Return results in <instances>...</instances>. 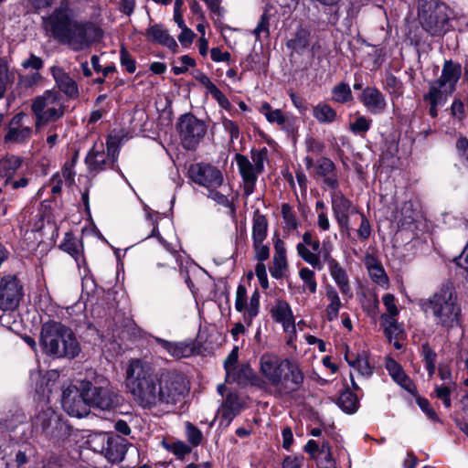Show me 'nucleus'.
I'll return each mask as SVG.
<instances>
[{
    "label": "nucleus",
    "mask_w": 468,
    "mask_h": 468,
    "mask_svg": "<svg viewBox=\"0 0 468 468\" xmlns=\"http://www.w3.org/2000/svg\"><path fill=\"white\" fill-rule=\"evenodd\" d=\"M126 387L133 401L144 410L168 409L189 391L185 376L177 371L157 375L147 362L134 359L126 370Z\"/></svg>",
    "instance_id": "1"
},
{
    "label": "nucleus",
    "mask_w": 468,
    "mask_h": 468,
    "mask_svg": "<svg viewBox=\"0 0 468 468\" xmlns=\"http://www.w3.org/2000/svg\"><path fill=\"white\" fill-rule=\"evenodd\" d=\"M47 33L58 42L68 45L74 51L88 48L100 37V30L92 25L76 20L67 7L60 5L47 18H43Z\"/></svg>",
    "instance_id": "2"
},
{
    "label": "nucleus",
    "mask_w": 468,
    "mask_h": 468,
    "mask_svg": "<svg viewBox=\"0 0 468 468\" xmlns=\"http://www.w3.org/2000/svg\"><path fill=\"white\" fill-rule=\"evenodd\" d=\"M421 310L431 313L436 325L450 331L462 324V305L454 282L447 279L428 299L420 302Z\"/></svg>",
    "instance_id": "3"
},
{
    "label": "nucleus",
    "mask_w": 468,
    "mask_h": 468,
    "mask_svg": "<svg viewBox=\"0 0 468 468\" xmlns=\"http://www.w3.org/2000/svg\"><path fill=\"white\" fill-rule=\"evenodd\" d=\"M39 344L43 354L53 358L73 359L80 352V343L73 331L56 321L42 324Z\"/></svg>",
    "instance_id": "4"
},
{
    "label": "nucleus",
    "mask_w": 468,
    "mask_h": 468,
    "mask_svg": "<svg viewBox=\"0 0 468 468\" xmlns=\"http://www.w3.org/2000/svg\"><path fill=\"white\" fill-rule=\"evenodd\" d=\"M261 371L273 386L288 392L297 391L303 381V375L295 363L274 356H261Z\"/></svg>",
    "instance_id": "5"
},
{
    "label": "nucleus",
    "mask_w": 468,
    "mask_h": 468,
    "mask_svg": "<svg viewBox=\"0 0 468 468\" xmlns=\"http://www.w3.org/2000/svg\"><path fill=\"white\" fill-rule=\"evenodd\" d=\"M418 16L422 28L432 37H441L451 28V13L439 0H419Z\"/></svg>",
    "instance_id": "6"
},
{
    "label": "nucleus",
    "mask_w": 468,
    "mask_h": 468,
    "mask_svg": "<svg viewBox=\"0 0 468 468\" xmlns=\"http://www.w3.org/2000/svg\"><path fill=\"white\" fill-rule=\"evenodd\" d=\"M33 431L37 435L57 443L64 441L71 435V426L52 408L41 410L32 420Z\"/></svg>",
    "instance_id": "7"
},
{
    "label": "nucleus",
    "mask_w": 468,
    "mask_h": 468,
    "mask_svg": "<svg viewBox=\"0 0 468 468\" xmlns=\"http://www.w3.org/2000/svg\"><path fill=\"white\" fill-rule=\"evenodd\" d=\"M80 394L86 398L90 407L101 410H112L120 404L119 395L102 376L81 380Z\"/></svg>",
    "instance_id": "8"
},
{
    "label": "nucleus",
    "mask_w": 468,
    "mask_h": 468,
    "mask_svg": "<svg viewBox=\"0 0 468 468\" xmlns=\"http://www.w3.org/2000/svg\"><path fill=\"white\" fill-rule=\"evenodd\" d=\"M61 96L55 90H45L42 95L37 96L31 104V111L36 116L37 128L48 122H56L63 117L65 106L58 108L49 107L59 101Z\"/></svg>",
    "instance_id": "9"
},
{
    "label": "nucleus",
    "mask_w": 468,
    "mask_h": 468,
    "mask_svg": "<svg viewBox=\"0 0 468 468\" xmlns=\"http://www.w3.org/2000/svg\"><path fill=\"white\" fill-rule=\"evenodd\" d=\"M177 129L185 149L195 150L207 133L206 124L191 113L179 118Z\"/></svg>",
    "instance_id": "10"
},
{
    "label": "nucleus",
    "mask_w": 468,
    "mask_h": 468,
    "mask_svg": "<svg viewBox=\"0 0 468 468\" xmlns=\"http://www.w3.org/2000/svg\"><path fill=\"white\" fill-rule=\"evenodd\" d=\"M24 296V289L16 275L4 276L0 281V309L15 311Z\"/></svg>",
    "instance_id": "11"
},
{
    "label": "nucleus",
    "mask_w": 468,
    "mask_h": 468,
    "mask_svg": "<svg viewBox=\"0 0 468 468\" xmlns=\"http://www.w3.org/2000/svg\"><path fill=\"white\" fill-rule=\"evenodd\" d=\"M61 404L64 410L70 416L82 418L90 411L89 402L80 394V382L79 386H71L62 393Z\"/></svg>",
    "instance_id": "12"
},
{
    "label": "nucleus",
    "mask_w": 468,
    "mask_h": 468,
    "mask_svg": "<svg viewBox=\"0 0 468 468\" xmlns=\"http://www.w3.org/2000/svg\"><path fill=\"white\" fill-rule=\"evenodd\" d=\"M98 442H101V449L96 447L98 452L103 454L110 462H122L126 453V439L114 434L100 433L96 438Z\"/></svg>",
    "instance_id": "13"
},
{
    "label": "nucleus",
    "mask_w": 468,
    "mask_h": 468,
    "mask_svg": "<svg viewBox=\"0 0 468 468\" xmlns=\"http://www.w3.org/2000/svg\"><path fill=\"white\" fill-rule=\"evenodd\" d=\"M188 174L192 181L207 188H216L223 183L221 172L208 164H193L188 169Z\"/></svg>",
    "instance_id": "14"
},
{
    "label": "nucleus",
    "mask_w": 468,
    "mask_h": 468,
    "mask_svg": "<svg viewBox=\"0 0 468 468\" xmlns=\"http://www.w3.org/2000/svg\"><path fill=\"white\" fill-rule=\"evenodd\" d=\"M332 208L340 229L348 233L349 215L357 213V210L352 207V202L340 193L332 195Z\"/></svg>",
    "instance_id": "15"
},
{
    "label": "nucleus",
    "mask_w": 468,
    "mask_h": 468,
    "mask_svg": "<svg viewBox=\"0 0 468 468\" xmlns=\"http://www.w3.org/2000/svg\"><path fill=\"white\" fill-rule=\"evenodd\" d=\"M50 73L55 80L58 92H62L69 100H76L80 96V90L76 80L69 76L62 68L52 66Z\"/></svg>",
    "instance_id": "16"
},
{
    "label": "nucleus",
    "mask_w": 468,
    "mask_h": 468,
    "mask_svg": "<svg viewBox=\"0 0 468 468\" xmlns=\"http://www.w3.org/2000/svg\"><path fill=\"white\" fill-rule=\"evenodd\" d=\"M26 117L24 112L16 114L9 122L8 132L5 136L6 143L21 144L30 138L32 130L28 126L23 125V120Z\"/></svg>",
    "instance_id": "17"
},
{
    "label": "nucleus",
    "mask_w": 468,
    "mask_h": 468,
    "mask_svg": "<svg viewBox=\"0 0 468 468\" xmlns=\"http://www.w3.org/2000/svg\"><path fill=\"white\" fill-rule=\"evenodd\" d=\"M461 77V64L449 59L444 61L441 69V75L435 81L439 83L440 86L447 87L449 90V94H452Z\"/></svg>",
    "instance_id": "18"
},
{
    "label": "nucleus",
    "mask_w": 468,
    "mask_h": 468,
    "mask_svg": "<svg viewBox=\"0 0 468 468\" xmlns=\"http://www.w3.org/2000/svg\"><path fill=\"white\" fill-rule=\"evenodd\" d=\"M360 101L372 114L383 112L387 107L384 95L375 87H367L362 90Z\"/></svg>",
    "instance_id": "19"
},
{
    "label": "nucleus",
    "mask_w": 468,
    "mask_h": 468,
    "mask_svg": "<svg viewBox=\"0 0 468 468\" xmlns=\"http://www.w3.org/2000/svg\"><path fill=\"white\" fill-rule=\"evenodd\" d=\"M235 158L244 182V194L248 197L254 191L255 184L257 181V172L253 165L245 155L237 154Z\"/></svg>",
    "instance_id": "20"
},
{
    "label": "nucleus",
    "mask_w": 468,
    "mask_h": 468,
    "mask_svg": "<svg viewBox=\"0 0 468 468\" xmlns=\"http://www.w3.org/2000/svg\"><path fill=\"white\" fill-rule=\"evenodd\" d=\"M85 163L90 172L99 173L106 168H112L113 165L111 164L107 158L103 144H94L93 147L89 151Z\"/></svg>",
    "instance_id": "21"
},
{
    "label": "nucleus",
    "mask_w": 468,
    "mask_h": 468,
    "mask_svg": "<svg viewBox=\"0 0 468 468\" xmlns=\"http://www.w3.org/2000/svg\"><path fill=\"white\" fill-rule=\"evenodd\" d=\"M335 171L336 167L331 159L322 157L317 160L315 166L316 175L323 177L324 183L334 190L338 187V179Z\"/></svg>",
    "instance_id": "22"
},
{
    "label": "nucleus",
    "mask_w": 468,
    "mask_h": 468,
    "mask_svg": "<svg viewBox=\"0 0 468 468\" xmlns=\"http://www.w3.org/2000/svg\"><path fill=\"white\" fill-rule=\"evenodd\" d=\"M144 35L149 41L165 46L174 51L178 48L175 38L169 35L168 31L161 24L151 26Z\"/></svg>",
    "instance_id": "23"
},
{
    "label": "nucleus",
    "mask_w": 468,
    "mask_h": 468,
    "mask_svg": "<svg viewBox=\"0 0 468 468\" xmlns=\"http://www.w3.org/2000/svg\"><path fill=\"white\" fill-rule=\"evenodd\" d=\"M274 250L273 265L270 267V272L272 277L280 279L283 275V271L287 268L285 244L282 239H277Z\"/></svg>",
    "instance_id": "24"
},
{
    "label": "nucleus",
    "mask_w": 468,
    "mask_h": 468,
    "mask_svg": "<svg viewBox=\"0 0 468 468\" xmlns=\"http://www.w3.org/2000/svg\"><path fill=\"white\" fill-rule=\"evenodd\" d=\"M176 259L172 253H165L157 263L154 275L162 280L171 279L176 275Z\"/></svg>",
    "instance_id": "25"
},
{
    "label": "nucleus",
    "mask_w": 468,
    "mask_h": 468,
    "mask_svg": "<svg viewBox=\"0 0 468 468\" xmlns=\"http://www.w3.org/2000/svg\"><path fill=\"white\" fill-rule=\"evenodd\" d=\"M272 317L279 323H282L285 331L294 330V320L292 309L285 301H279L271 311Z\"/></svg>",
    "instance_id": "26"
},
{
    "label": "nucleus",
    "mask_w": 468,
    "mask_h": 468,
    "mask_svg": "<svg viewBox=\"0 0 468 468\" xmlns=\"http://www.w3.org/2000/svg\"><path fill=\"white\" fill-rule=\"evenodd\" d=\"M311 42V31L303 27H299L293 37L286 43L288 48L292 49L298 54H303L309 47Z\"/></svg>",
    "instance_id": "27"
},
{
    "label": "nucleus",
    "mask_w": 468,
    "mask_h": 468,
    "mask_svg": "<svg viewBox=\"0 0 468 468\" xmlns=\"http://www.w3.org/2000/svg\"><path fill=\"white\" fill-rule=\"evenodd\" d=\"M449 95L447 87L440 86L436 81H432L430 84L428 93L424 94L423 100L430 104L442 105L447 101Z\"/></svg>",
    "instance_id": "28"
},
{
    "label": "nucleus",
    "mask_w": 468,
    "mask_h": 468,
    "mask_svg": "<svg viewBox=\"0 0 468 468\" xmlns=\"http://www.w3.org/2000/svg\"><path fill=\"white\" fill-rule=\"evenodd\" d=\"M161 346L175 357H187L193 354V346L186 343H172L163 339H157Z\"/></svg>",
    "instance_id": "29"
},
{
    "label": "nucleus",
    "mask_w": 468,
    "mask_h": 468,
    "mask_svg": "<svg viewBox=\"0 0 468 468\" xmlns=\"http://www.w3.org/2000/svg\"><path fill=\"white\" fill-rule=\"evenodd\" d=\"M230 379L239 385H246L249 382L254 383L256 374L249 364H242L239 367L233 368Z\"/></svg>",
    "instance_id": "30"
},
{
    "label": "nucleus",
    "mask_w": 468,
    "mask_h": 468,
    "mask_svg": "<svg viewBox=\"0 0 468 468\" xmlns=\"http://www.w3.org/2000/svg\"><path fill=\"white\" fill-rule=\"evenodd\" d=\"M268 221L264 215L261 214L259 210H255L253 214L252 225V239L264 240L267 237Z\"/></svg>",
    "instance_id": "31"
},
{
    "label": "nucleus",
    "mask_w": 468,
    "mask_h": 468,
    "mask_svg": "<svg viewBox=\"0 0 468 468\" xmlns=\"http://www.w3.org/2000/svg\"><path fill=\"white\" fill-rule=\"evenodd\" d=\"M314 118L322 123H330L336 119L335 111L326 103H319L314 107Z\"/></svg>",
    "instance_id": "32"
},
{
    "label": "nucleus",
    "mask_w": 468,
    "mask_h": 468,
    "mask_svg": "<svg viewBox=\"0 0 468 468\" xmlns=\"http://www.w3.org/2000/svg\"><path fill=\"white\" fill-rule=\"evenodd\" d=\"M337 404L346 413L356 412L359 405L356 395L350 390L340 394Z\"/></svg>",
    "instance_id": "33"
},
{
    "label": "nucleus",
    "mask_w": 468,
    "mask_h": 468,
    "mask_svg": "<svg viewBox=\"0 0 468 468\" xmlns=\"http://www.w3.org/2000/svg\"><path fill=\"white\" fill-rule=\"evenodd\" d=\"M367 266L369 275L373 281L379 284L385 283L388 281L384 268L374 257H368L367 259Z\"/></svg>",
    "instance_id": "34"
},
{
    "label": "nucleus",
    "mask_w": 468,
    "mask_h": 468,
    "mask_svg": "<svg viewBox=\"0 0 468 468\" xmlns=\"http://www.w3.org/2000/svg\"><path fill=\"white\" fill-rule=\"evenodd\" d=\"M381 319L385 324V335L391 342L392 338L399 339L403 335L402 327L398 324L397 320L386 314H382Z\"/></svg>",
    "instance_id": "35"
},
{
    "label": "nucleus",
    "mask_w": 468,
    "mask_h": 468,
    "mask_svg": "<svg viewBox=\"0 0 468 468\" xmlns=\"http://www.w3.org/2000/svg\"><path fill=\"white\" fill-rule=\"evenodd\" d=\"M329 269L331 276L339 286L341 292L343 293H346L349 291L350 286L346 271L339 265L338 262H332V267Z\"/></svg>",
    "instance_id": "36"
},
{
    "label": "nucleus",
    "mask_w": 468,
    "mask_h": 468,
    "mask_svg": "<svg viewBox=\"0 0 468 468\" xmlns=\"http://www.w3.org/2000/svg\"><path fill=\"white\" fill-rule=\"evenodd\" d=\"M333 100L338 103H346L353 100L352 92L348 84L341 82L332 90Z\"/></svg>",
    "instance_id": "37"
},
{
    "label": "nucleus",
    "mask_w": 468,
    "mask_h": 468,
    "mask_svg": "<svg viewBox=\"0 0 468 468\" xmlns=\"http://www.w3.org/2000/svg\"><path fill=\"white\" fill-rule=\"evenodd\" d=\"M59 248L72 256L75 260H78L80 256L79 244L70 233H66L65 239Z\"/></svg>",
    "instance_id": "38"
},
{
    "label": "nucleus",
    "mask_w": 468,
    "mask_h": 468,
    "mask_svg": "<svg viewBox=\"0 0 468 468\" xmlns=\"http://www.w3.org/2000/svg\"><path fill=\"white\" fill-rule=\"evenodd\" d=\"M298 254L308 263H310L314 268H317L319 270L322 269V265L320 262L319 255L315 253H312L304 244L299 243L297 245Z\"/></svg>",
    "instance_id": "39"
},
{
    "label": "nucleus",
    "mask_w": 468,
    "mask_h": 468,
    "mask_svg": "<svg viewBox=\"0 0 468 468\" xmlns=\"http://www.w3.org/2000/svg\"><path fill=\"white\" fill-rule=\"evenodd\" d=\"M371 122L365 116H358L355 122L349 123V129L355 134L364 135L370 129Z\"/></svg>",
    "instance_id": "40"
},
{
    "label": "nucleus",
    "mask_w": 468,
    "mask_h": 468,
    "mask_svg": "<svg viewBox=\"0 0 468 468\" xmlns=\"http://www.w3.org/2000/svg\"><path fill=\"white\" fill-rule=\"evenodd\" d=\"M260 308V293L258 291H255L250 299L249 306L247 307V313L244 314V319L249 324H250L252 318H254L258 313Z\"/></svg>",
    "instance_id": "41"
},
{
    "label": "nucleus",
    "mask_w": 468,
    "mask_h": 468,
    "mask_svg": "<svg viewBox=\"0 0 468 468\" xmlns=\"http://www.w3.org/2000/svg\"><path fill=\"white\" fill-rule=\"evenodd\" d=\"M282 215L285 223V229H295L298 227V221L292 210V207L284 203L282 205Z\"/></svg>",
    "instance_id": "42"
},
{
    "label": "nucleus",
    "mask_w": 468,
    "mask_h": 468,
    "mask_svg": "<svg viewBox=\"0 0 468 468\" xmlns=\"http://www.w3.org/2000/svg\"><path fill=\"white\" fill-rule=\"evenodd\" d=\"M42 80V75L39 72H34L28 75H19L17 85L23 89H30Z\"/></svg>",
    "instance_id": "43"
},
{
    "label": "nucleus",
    "mask_w": 468,
    "mask_h": 468,
    "mask_svg": "<svg viewBox=\"0 0 468 468\" xmlns=\"http://www.w3.org/2000/svg\"><path fill=\"white\" fill-rule=\"evenodd\" d=\"M239 357V347L235 346L229 354L224 361V368L226 370V381H229L232 376L233 368H236L235 365L238 362Z\"/></svg>",
    "instance_id": "44"
},
{
    "label": "nucleus",
    "mask_w": 468,
    "mask_h": 468,
    "mask_svg": "<svg viewBox=\"0 0 468 468\" xmlns=\"http://www.w3.org/2000/svg\"><path fill=\"white\" fill-rule=\"evenodd\" d=\"M14 81V75L8 70L5 64L0 65V99L5 96L6 85Z\"/></svg>",
    "instance_id": "45"
},
{
    "label": "nucleus",
    "mask_w": 468,
    "mask_h": 468,
    "mask_svg": "<svg viewBox=\"0 0 468 468\" xmlns=\"http://www.w3.org/2000/svg\"><path fill=\"white\" fill-rule=\"evenodd\" d=\"M186 428L188 441L194 446L199 445L203 439V435L200 430H198L190 422H186Z\"/></svg>",
    "instance_id": "46"
},
{
    "label": "nucleus",
    "mask_w": 468,
    "mask_h": 468,
    "mask_svg": "<svg viewBox=\"0 0 468 468\" xmlns=\"http://www.w3.org/2000/svg\"><path fill=\"white\" fill-rule=\"evenodd\" d=\"M264 240H253V249L255 251V259L258 261H264L269 258L270 249L268 245L263 244Z\"/></svg>",
    "instance_id": "47"
},
{
    "label": "nucleus",
    "mask_w": 468,
    "mask_h": 468,
    "mask_svg": "<svg viewBox=\"0 0 468 468\" xmlns=\"http://www.w3.org/2000/svg\"><path fill=\"white\" fill-rule=\"evenodd\" d=\"M247 306V290L242 284H239L236 292L235 308L238 312H242Z\"/></svg>",
    "instance_id": "48"
},
{
    "label": "nucleus",
    "mask_w": 468,
    "mask_h": 468,
    "mask_svg": "<svg viewBox=\"0 0 468 468\" xmlns=\"http://www.w3.org/2000/svg\"><path fill=\"white\" fill-rule=\"evenodd\" d=\"M301 279L308 286L309 291L314 293L316 291V282L314 281V272L307 268H303L300 272Z\"/></svg>",
    "instance_id": "49"
},
{
    "label": "nucleus",
    "mask_w": 468,
    "mask_h": 468,
    "mask_svg": "<svg viewBox=\"0 0 468 468\" xmlns=\"http://www.w3.org/2000/svg\"><path fill=\"white\" fill-rule=\"evenodd\" d=\"M267 150L263 148L261 151L252 150L251 151V158L254 163V168L257 173H261L263 170V163L266 159Z\"/></svg>",
    "instance_id": "50"
},
{
    "label": "nucleus",
    "mask_w": 468,
    "mask_h": 468,
    "mask_svg": "<svg viewBox=\"0 0 468 468\" xmlns=\"http://www.w3.org/2000/svg\"><path fill=\"white\" fill-rule=\"evenodd\" d=\"M386 367L396 382L399 381L406 375L401 367L393 359H388Z\"/></svg>",
    "instance_id": "51"
},
{
    "label": "nucleus",
    "mask_w": 468,
    "mask_h": 468,
    "mask_svg": "<svg viewBox=\"0 0 468 468\" xmlns=\"http://www.w3.org/2000/svg\"><path fill=\"white\" fill-rule=\"evenodd\" d=\"M222 125L224 130L229 133L231 143L239 138V128L235 122L225 118L222 121Z\"/></svg>",
    "instance_id": "52"
},
{
    "label": "nucleus",
    "mask_w": 468,
    "mask_h": 468,
    "mask_svg": "<svg viewBox=\"0 0 468 468\" xmlns=\"http://www.w3.org/2000/svg\"><path fill=\"white\" fill-rule=\"evenodd\" d=\"M121 64L125 67L129 73H133L136 69L134 59L124 48L121 49Z\"/></svg>",
    "instance_id": "53"
},
{
    "label": "nucleus",
    "mask_w": 468,
    "mask_h": 468,
    "mask_svg": "<svg viewBox=\"0 0 468 468\" xmlns=\"http://www.w3.org/2000/svg\"><path fill=\"white\" fill-rule=\"evenodd\" d=\"M105 154L111 164L114 165L119 154V146L115 139L111 138L107 141V152Z\"/></svg>",
    "instance_id": "54"
},
{
    "label": "nucleus",
    "mask_w": 468,
    "mask_h": 468,
    "mask_svg": "<svg viewBox=\"0 0 468 468\" xmlns=\"http://www.w3.org/2000/svg\"><path fill=\"white\" fill-rule=\"evenodd\" d=\"M451 115L459 120L463 121L465 117L464 104L460 99H455L451 106Z\"/></svg>",
    "instance_id": "55"
},
{
    "label": "nucleus",
    "mask_w": 468,
    "mask_h": 468,
    "mask_svg": "<svg viewBox=\"0 0 468 468\" xmlns=\"http://www.w3.org/2000/svg\"><path fill=\"white\" fill-rule=\"evenodd\" d=\"M360 218L361 223L357 230V235L360 239L366 240L371 234V227L369 221L367 220L364 214H360Z\"/></svg>",
    "instance_id": "56"
},
{
    "label": "nucleus",
    "mask_w": 468,
    "mask_h": 468,
    "mask_svg": "<svg viewBox=\"0 0 468 468\" xmlns=\"http://www.w3.org/2000/svg\"><path fill=\"white\" fill-rule=\"evenodd\" d=\"M421 355L425 365L436 364L437 354L432 350L428 342L421 345Z\"/></svg>",
    "instance_id": "57"
},
{
    "label": "nucleus",
    "mask_w": 468,
    "mask_h": 468,
    "mask_svg": "<svg viewBox=\"0 0 468 468\" xmlns=\"http://www.w3.org/2000/svg\"><path fill=\"white\" fill-rule=\"evenodd\" d=\"M383 303L387 308L389 317H395L399 314V310L395 304V297L393 294L387 293L383 297Z\"/></svg>",
    "instance_id": "58"
},
{
    "label": "nucleus",
    "mask_w": 468,
    "mask_h": 468,
    "mask_svg": "<svg viewBox=\"0 0 468 468\" xmlns=\"http://www.w3.org/2000/svg\"><path fill=\"white\" fill-rule=\"evenodd\" d=\"M352 367L357 368L362 375H370L371 370L367 358L357 356L352 362Z\"/></svg>",
    "instance_id": "59"
},
{
    "label": "nucleus",
    "mask_w": 468,
    "mask_h": 468,
    "mask_svg": "<svg viewBox=\"0 0 468 468\" xmlns=\"http://www.w3.org/2000/svg\"><path fill=\"white\" fill-rule=\"evenodd\" d=\"M264 115L270 122H277L279 125H283L286 122L285 116L279 109L264 112Z\"/></svg>",
    "instance_id": "60"
},
{
    "label": "nucleus",
    "mask_w": 468,
    "mask_h": 468,
    "mask_svg": "<svg viewBox=\"0 0 468 468\" xmlns=\"http://www.w3.org/2000/svg\"><path fill=\"white\" fill-rule=\"evenodd\" d=\"M169 449L179 458H183L191 452V448L182 441L172 443Z\"/></svg>",
    "instance_id": "61"
},
{
    "label": "nucleus",
    "mask_w": 468,
    "mask_h": 468,
    "mask_svg": "<svg viewBox=\"0 0 468 468\" xmlns=\"http://www.w3.org/2000/svg\"><path fill=\"white\" fill-rule=\"evenodd\" d=\"M43 60L41 58L37 57L34 54H31L27 59L23 61L22 66L25 69H33L36 70H39L43 67Z\"/></svg>",
    "instance_id": "62"
},
{
    "label": "nucleus",
    "mask_w": 468,
    "mask_h": 468,
    "mask_svg": "<svg viewBox=\"0 0 468 468\" xmlns=\"http://www.w3.org/2000/svg\"><path fill=\"white\" fill-rule=\"evenodd\" d=\"M209 93L212 95V97L218 102V104L228 110L230 108L231 104L229 101V99L222 93L221 90H219L217 86L212 89Z\"/></svg>",
    "instance_id": "63"
},
{
    "label": "nucleus",
    "mask_w": 468,
    "mask_h": 468,
    "mask_svg": "<svg viewBox=\"0 0 468 468\" xmlns=\"http://www.w3.org/2000/svg\"><path fill=\"white\" fill-rule=\"evenodd\" d=\"M456 150L462 158H465L468 155V139L461 136L457 139L455 144Z\"/></svg>",
    "instance_id": "64"
}]
</instances>
